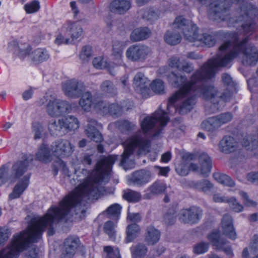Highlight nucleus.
<instances>
[{
    "label": "nucleus",
    "instance_id": "nucleus-64",
    "mask_svg": "<svg viewBox=\"0 0 258 258\" xmlns=\"http://www.w3.org/2000/svg\"><path fill=\"white\" fill-rule=\"evenodd\" d=\"M176 215L166 214L164 217V222L168 225L173 224L176 221Z\"/></svg>",
    "mask_w": 258,
    "mask_h": 258
},
{
    "label": "nucleus",
    "instance_id": "nucleus-1",
    "mask_svg": "<svg viewBox=\"0 0 258 258\" xmlns=\"http://www.w3.org/2000/svg\"><path fill=\"white\" fill-rule=\"evenodd\" d=\"M109 171L110 155L103 157L96 164L92 173L97 176L94 180H91L89 172L83 169V174H87L86 180L65 197L59 202V207L52 206L43 217L34 219L28 229L14 235L11 243L0 251V258H16L31 243L37 242L46 229L48 235H53L54 225L69 213L73 216L80 212L84 215L86 203L98 199L101 192L99 182L103 175Z\"/></svg>",
    "mask_w": 258,
    "mask_h": 258
},
{
    "label": "nucleus",
    "instance_id": "nucleus-53",
    "mask_svg": "<svg viewBox=\"0 0 258 258\" xmlns=\"http://www.w3.org/2000/svg\"><path fill=\"white\" fill-rule=\"evenodd\" d=\"M227 203L229 204L231 209L235 212H240L243 210V206L238 203L234 198L229 199L228 200H227Z\"/></svg>",
    "mask_w": 258,
    "mask_h": 258
},
{
    "label": "nucleus",
    "instance_id": "nucleus-48",
    "mask_svg": "<svg viewBox=\"0 0 258 258\" xmlns=\"http://www.w3.org/2000/svg\"><path fill=\"white\" fill-rule=\"evenodd\" d=\"M209 244L208 242H200L194 246V252L197 254H200L206 252L209 248Z\"/></svg>",
    "mask_w": 258,
    "mask_h": 258
},
{
    "label": "nucleus",
    "instance_id": "nucleus-35",
    "mask_svg": "<svg viewBox=\"0 0 258 258\" xmlns=\"http://www.w3.org/2000/svg\"><path fill=\"white\" fill-rule=\"evenodd\" d=\"M82 95L79 104L84 110L89 111L91 106L94 104L95 99L93 97L90 92H86Z\"/></svg>",
    "mask_w": 258,
    "mask_h": 258
},
{
    "label": "nucleus",
    "instance_id": "nucleus-5",
    "mask_svg": "<svg viewBox=\"0 0 258 258\" xmlns=\"http://www.w3.org/2000/svg\"><path fill=\"white\" fill-rule=\"evenodd\" d=\"M243 47L244 45L243 44H237L231 48L232 49V52L231 53L225 55L224 56H222L219 54L216 58L210 59L209 60H215L217 62L218 64H220L221 60L224 58H226V60L228 59V61L227 62L226 65L224 66L217 65V66L214 67L213 69V75L211 78L197 84L195 91H194V92L192 94V95H194L195 101L196 100V96L199 94L203 99L206 100H210L211 101V102L213 103V112L215 110H217L219 109L218 90L212 84L204 83V82L212 79L214 76L216 69L219 67H225L227 66L228 64L230 63L231 61L237 55L238 53L243 50L242 49H243Z\"/></svg>",
    "mask_w": 258,
    "mask_h": 258
},
{
    "label": "nucleus",
    "instance_id": "nucleus-10",
    "mask_svg": "<svg viewBox=\"0 0 258 258\" xmlns=\"http://www.w3.org/2000/svg\"><path fill=\"white\" fill-rule=\"evenodd\" d=\"M62 90L66 96L71 98H78L85 91L84 83L76 79L68 80L62 83Z\"/></svg>",
    "mask_w": 258,
    "mask_h": 258
},
{
    "label": "nucleus",
    "instance_id": "nucleus-4",
    "mask_svg": "<svg viewBox=\"0 0 258 258\" xmlns=\"http://www.w3.org/2000/svg\"><path fill=\"white\" fill-rule=\"evenodd\" d=\"M186 99L187 97L175 95L171 96L167 104L168 113L173 115L177 111L174 103L180 99H183V102ZM167 113V112L159 107L152 116L146 117L141 122V128L144 134L149 137L155 138L159 136L169 121Z\"/></svg>",
    "mask_w": 258,
    "mask_h": 258
},
{
    "label": "nucleus",
    "instance_id": "nucleus-29",
    "mask_svg": "<svg viewBox=\"0 0 258 258\" xmlns=\"http://www.w3.org/2000/svg\"><path fill=\"white\" fill-rule=\"evenodd\" d=\"M132 258H143L147 254L148 248L145 244L138 243L130 248Z\"/></svg>",
    "mask_w": 258,
    "mask_h": 258
},
{
    "label": "nucleus",
    "instance_id": "nucleus-22",
    "mask_svg": "<svg viewBox=\"0 0 258 258\" xmlns=\"http://www.w3.org/2000/svg\"><path fill=\"white\" fill-rule=\"evenodd\" d=\"M56 104L57 105L55 111L52 109V105L49 106V112L51 114V116H58L64 113H68L72 110V106L71 104L67 101L59 99H56Z\"/></svg>",
    "mask_w": 258,
    "mask_h": 258
},
{
    "label": "nucleus",
    "instance_id": "nucleus-34",
    "mask_svg": "<svg viewBox=\"0 0 258 258\" xmlns=\"http://www.w3.org/2000/svg\"><path fill=\"white\" fill-rule=\"evenodd\" d=\"M80 243L79 238L77 236H69L65 239L64 242V250L71 252L74 254Z\"/></svg>",
    "mask_w": 258,
    "mask_h": 258
},
{
    "label": "nucleus",
    "instance_id": "nucleus-39",
    "mask_svg": "<svg viewBox=\"0 0 258 258\" xmlns=\"http://www.w3.org/2000/svg\"><path fill=\"white\" fill-rule=\"evenodd\" d=\"M166 189L165 183L160 180H157L151 185L148 190L152 195H159L163 193Z\"/></svg>",
    "mask_w": 258,
    "mask_h": 258
},
{
    "label": "nucleus",
    "instance_id": "nucleus-26",
    "mask_svg": "<svg viewBox=\"0 0 258 258\" xmlns=\"http://www.w3.org/2000/svg\"><path fill=\"white\" fill-rule=\"evenodd\" d=\"M48 127L50 134L54 136H61L65 133L62 118L50 121Z\"/></svg>",
    "mask_w": 258,
    "mask_h": 258
},
{
    "label": "nucleus",
    "instance_id": "nucleus-51",
    "mask_svg": "<svg viewBox=\"0 0 258 258\" xmlns=\"http://www.w3.org/2000/svg\"><path fill=\"white\" fill-rule=\"evenodd\" d=\"M107 109V113L110 114L112 116L118 117L122 113V108L117 104L113 103L108 105Z\"/></svg>",
    "mask_w": 258,
    "mask_h": 258
},
{
    "label": "nucleus",
    "instance_id": "nucleus-25",
    "mask_svg": "<svg viewBox=\"0 0 258 258\" xmlns=\"http://www.w3.org/2000/svg\"><path fill=\"white\" fill-rule=\"evenodd\" d=\"M151 34L148 27H140L134 29L130 35V39L133 42L143 40L149 38Z\"/></svg>",
    "mask_w": 258,
    "mask_h": 258
},
{
    "label": "nucleus",
    "instance_id": "nucleus-49",
    "mask_svg": "<svg viewBox=\"0 0 258 258\" xmlns=\"http://www.w3.org/2000/svg\"><path fill=\"white\" fill-rule=\"evenodd\" d=\"M215 117L221 126L223 124L230 121L233 118V115L231 113L227 112L221 113Z\"/></svg>",
    "mask_w": 258,
    "mask_h": 258
},
{
    "label": "nucleus",
    "instance_id": "nucleus-8",
    "mask_svg": "<svg viewBox=\"0 0 258 258\" xmlns=\"http://www.w3.org/2000/svg\"><path fill=\"white\" fill-rule=\"evenodd\" d=\"M174 29L180 30L185 40L189 42L197 41L199 35L197 26L191 21L186 20L182 16L177 17L173 24Z\"/></svg>",
    "mask_w": 258,
    "mask_h": 258
},
{
    "label": "nucleus",
    "instance_id": "nucleus-61",
    "mask_svg": "<svg viewBox=\"0 0 258 258\" xmlns=\"http://www.w3.org/2000/svg\"><path fill=\"white\" fill-rule=\"evenodd\" d=\"M240 195L243 198V203L246 206H255L256 203L252 200H250L248 198L247 194L243 191L239 192Z\"/></svg>",
    "mask_w": 258,
    "mask_h": 258
},
{
    "label": "nucleus",
    "instance_id": "nucleus-44",
    "mask_svg": "<svg viewBox=\"0 0 258 258\" xmlns=\"http://www.w3.org/2000/svg\"><path fill=\"white\" fill-rule=\"evenodd\" d=\"M121 207L118 204H114L109 206L106 210L109 218L115 217L118 218L120 214Z\"/></svg>",
    "mask_w": 258,
    "mask_h": 258
},
{
    "label": "nucleus",
    "instance_id": "nucleus-31",
    "mask_svg": "<svg viewBox=\"0 0 258 258\" xmlns=\"http://www.w3.org/2000/svg\"><path fill=\"white\" fill-rule=\"evenodd\" d=\"M220 125L215 116L209 117L204 120L201 123V127L210 133L216 132L220 127Z\"/></svg>",
    "mask_w": 258,
    "mask_h": 258
},
{
    "label": "nucleus",
    "instance_id": "nucleus-62",
    "mask_svg": "<svg viewBox=\"0 0 258 258\" xmlns=\"http://www.w3.org/2000/svg\"><path fill=\"white\" fill-rule=\"evenodd\" d=\"M9 235L8 229L0 228V245L4 244L8 239Z\"/></svg>",
    "mask_w": 258,
    "mask_h": 258
},
{
    "label": "nucleus",
    "instance_id": "nucleus-40",
    "mask_svg": "<svg viewBox=\"0 0 258 258\" xmlns=\"http://www.w3.org/2000/svg\"><path fill=\"white\" fill-rule=\"evenodd\" d=\"M214 179L218 182L228 186L232 187L235 183L229 176L220 173H214L213 174Z\"/></svg>",
    "mask_w": 258,
    "mask_h": 258
},
{
    "label": "nucleus",
    "instance_id": "nucleus-54",
    "mask_svg": "<svg viewBox=\"0 0 258 258\" xmlns=\"http://www.w3.org/2000/svg\"><path fill=\"white\" fill-rule=\"evenodd\" d=\"M40 9L39 3L37 1H34L30 4L25 6V11L27 13H33L37 12Z\"/></svg>",
    "mask_w": 258,
    "mask_h": 258
},
{
    "label": "nucleus",
    "instance_id": "nucleus-19",
    "mask_svg": "<svg viewBox=\"0 0 258 258\" xmlns=\"http://www.w3.org/2000/svg\"><path fill=\"white\" fill-rule=\"evenodd\" d=\"M221 224L223 234L232 240L235 239L236 233L233 227L231 216L228 214H225L223 217Z\"/></svg>",
    "mask_w": 258,
    "mask_h": 258
},
{
    "label": "nucleus",
    "instance_id": "nucleus-12",
    "mask_svg": "<svg viewBox=\"0 0 258 258\" xmlns=\"http://www.w3.org/2000/svg\"><path fill=\"white\" fill-rule=\"evenodd\" d=\"M203 215V210L196 206L182 209L179 215V220L185 224H194L199 222Z\"/></svg>",
    "mask_w": 258,
    "mask_h": 258
},
{
    "label": "nucleus",
    "instance_id": "nucleus-27",
    "mask_svg": "<svg viewBox=\"0 0 258 258\" xmlns=\"http://www.w3.org/2000/svg\"><path fill=\"white\" fill-rule=\"evenodd\" d=\"M36 156L38 160L45 163L51 162L52 160L50 150L48 146L44 144L40 146L36 154Z\"/></svg>",
    "mask_w": 258,
    "mask_h": 258
},
{
    "label": "nucleus",
    "instance_id": "nucleus-7",
    "mask_svg": "<svg viewBox=\"0 0 258 258\" xmlns=\"http://www.w3.org/2000/svg\"><path fill=\"white\" fill-rule=\"evenodd\" d=\"M51 151L54 156L58 158L57 163L59 168L67 173L68 171L65 163L59 158L71 155L74 151V146L67 140L59 139L52 143L51 145Z\"/></svg>",
    "mask_w": 258,
    "mask_h": 258
},
{
    "label": "nucleus",
    "instance_id": "nucleus-33",
    "mask_svg": "<svg viewBox=\"0 0 258 258\" xmlns=\"http://www.w3.org/2000/svg\"><path fill=\"white\" fill-rule=\"evenodd\" d=\"M65 132L77 130L79 127L78 119L72 115L62 118Z\"/></svg>",
    "mask_w": 258,
    "mask_h": 258
},
{
    "label": "nucleus",
    "instance_id": "nucleus-56",
    "mask_svg": "<svg viewBox=\"0 0 258 258\" xmlns=\"http://www.w3.org/2000/svg\"><path fill=\"white\" fill-rule=\"evenodd\" d=\"M93 105L97 110L100 111L103 114H107V110L108 109V105L104 101L102 100H96L95 99Z\"/></svg>",
    "mask_w": 258,
    "mask_h": 258
},
{
    "label": "nucleus",
    "instance_id": "nucleus-14",
    "mask_svg": "<svg viewBox=\"0 0 258 258\" xmlns=\"http://www.w3.org/2000/svg\"><path fill=\"white\" fill-rule=\"evenodd\" d=\"M150 82L142 72H138L134 77L133 85L136 91L143 97L147 98L150 92Z\"/></svg>",
    "mask_w": 258,
    "mask_h": 258
},
{
    "label": "nucleus",
    "instance_id": "nucleus-13",
    "mask_svg": "<svg viewBox=\"0 0 258 258\" xmlns=\"http://www.w3.org/2000/svg\"><path fill=\"white\" fill-rule=\"evenodd\" d=\"M200 167L196 164L190 163L189 169L206 176L211 172L212 168V161L210 157L206 153H203L199 157Z\"/></svg>",
    "mask_w": 258,
    "mask_h": 258
},
{
    "label": "nucleus",
    "instance_id": "nucleus-36",
    "mask_svg": "<svg viewBox=\"0 0 258 258\" xmlns=\"http://www.w3.org/2000/svg\"><path fill=\"white\" fill-rule=\"evenodd\" d=\"M101 91L106 95L113 96L117 94V89L111 81L105 80L100 86Z\"/></svg>",
    "mask_w": 258,
    "mask_h": 258
},
{
    "label": "nucleus",
    "instance_id": "nucleus-57",
    "mask_svg": "<svg viewBox=\"0 0 258 258\" xmlns=\"http://www.w3.org/2000/svg\"><path fill=\"white\" fill-rule=\"evenodd\" d=\"M222 80L224 84L232 89H235V83L233 81L231 77L227 73H224L222 75Z\"/></svg>",
    "mask_w": 258,
    "mask_h": 258
},
{
    "label": "nucleus",
    "instance_id": "nucleus-3",
    "mask_svg": "<svg viewBox=\"0 0 258 258\" xmlns=\"http://www.w3.org/2000/svg\"><path fill=\"white\" fill-rule=\"evenodd\" d=\"M224 58L220 64L215 60H208L191 76L188 81L186 76L178 72H172L167 77L169 84L174 88H179L173 95L187 97L180 106L179 113L183 114L190 111L195 104V97L192 94L195 91L198 83L210 79L213 75L214 67L226 65L228 59Z\"/></svg>",
    "mask_w": 258,
    "mask_h": 258
},
{
    "label": "nucleus",
    "instance_id": "nucleus-38",
    "mask_svg": "<svg viewBox=\"0 0 258 258\" xmlns=\"http://www.w3.org/2000/svg\"><path fill=\"white\" fill-rule=\"evenodd\" d=\"M122 198L128 202L136 203L141 200L142 195L139 192L126 189L123 191Z\"/></svg>",
    "mask_w": 258,
    "mask_h": 258
},
{
    "label": "nucleus",
    "instance_id": "nucleus-9",
    "mask_svg": "<svg viewBox=\"0 0 258 258\" xmlns=\"http://www.w3.org/2000/svg\"><path fill=\"white\" fill-rule=\"evenodd\" d=\"M224 2L214 1L210 4L209 14L211 19L214 20L227 21L229 25L234 21V16L230 17L228 7H225ZM234 14H233V16Z\"/></svg>",
    "mask_w": 258,
    "mask_h": 258
},
{
    "label": "nucleus",
    "instance_id": "nucleus-55",
    "mask_svg": "<svg viewBox=\"0 0 258 258\" xmlns=\"http://www.w3.org/2000/svg\"><path fill=\"white\" fill-rule=\"evenodd\" d=\"M92 55V48L90 46H84L80 54V59L84 62L87 61Z\"/></svg>",
    "mask_w": 258,
    "mask_h": 258
},
{
    "label": "nucleus",
    "instance_id": "nucleus-23",
    "mask_svg": "<svg viewBox=\"0 0 258 258\" xmlns=\"http://www.w3.org/2000/svg\"><path fill=\"white\" fill-rule=\"evenodd\" d=\"M160 235L159 230L150 225L148 226L146 229L144 240L147 244L153 245L159 241Z\"/></svg>",
    "mask_w": 258,
    "mask_h": 258
},
{
    "label": "nucleus",
    "instance_id": "nucleus-43",
    "mask_svg": "<svg viewBox=\"0 0 258 258\" xmlns=\"http://www.w3.org/2000/svg\"><path fill=\"white\" fill-rule=\"evenodd\" d=\"M123 43L118 40L112 42V54L117 58H120L123 49Z\"/></svg>",
    "mask_w": 258,
    "mask_h": 258
},
{
    "label": "nucleus",
    "instance_id": "nucleus-11",
    "mask_svg": "<svg viewBox=\"0 0 258 258\" xmlns=\"http://www.w3.org/2000/svg\"><path fill=\"white\" fill-rule=\"evenodd\" d=\"M150 52L149 48L143 45L134 44L126 50V57L132 61L142 62L147 57Z\"/></svg>",
    "mask_w": 258,
    "mask_h": 258
},
{
    "label": "nucleus",
    "instance_id": "nucleus-17",
    "mask_svg": "<svg viewBox=\"0 0 258 258\" xmlns=\"http://www.w3.org/2000/svg\"><path fill=\"white\" fill-rule=\"evenodd\" d=\"M152 177L149 170L141 169L133 173L131 181L136 185L141 186L147 183Z\"/></svg>",
    "mask_w": 258,
    "mask_h": 258
},
{
    "label": "nucleus",
    "instance_id": "nucleus-18",
    "mask_svg": "<svg viewBox=\"0 0 258 258\" xmlns=\"http://www.w3.org/2000/svg\"><path fill=\"white\" fill-rule=\"evenodd\" d=\"M87 121L88 124L85 131L88 137L96 143L101 142L103 138L102 135L96 128V126L98 125L97 121L90 117L88 118Z\"/></svg>",
    "mask_w": 258,
    "mask_h": 258
},
{
    "label": "nucleus",
    "instance_id": "nucleus-24",
    "mask_svg": "<svg viewBox=\"0 0 258 258\" xmlns=\"http://www.w3.org/2000/svg\"><path fill=\"white\" fill-rule=\"evenodd\" d=\"M236 145L237 143L234 138L226 136L221 140L219 148L222 152L228 154L235 150Z\"/></svg>",
    "mask_w": 258,
    "mask_h": 258
},
{
    "label": "nucleus",
    "instance_id": "nucleus-50",
    "mask_svg": "<svg viewBox=\"0 0 258 258\" xmlns=\"http://www.w3.org/2000/svg\"><path fill=\"white\" fill-rule=\"evenodd\" d=\"M235 89H232L228 88L222 93L218 92V103L220 100L224 101V102L228 101L231 99L233 94V92Z\"/></svg>",
    "mask_w": 258,
    "mask_h": 258
},
{
    "label": "nucleus",
    "instance_id": "nucleus-15",
    "mask_svg": "<svg viewBox=\"0 0 258 258\" xmlns=\"http://www.w3.org/2000/svg\"><path fill=\"white\" fill-rule=\"evenodd\" d=\"M61 31L65 36H70L72 40L78 39L83 34L81 25L77 22H67L63 24Z\"/></svg>",
    "mask_w": 258,
    "mask_h": 258
},
{
    "label": "nucleus",
    "instance_id": "nucleus-41",
    "mask_svg": "<svg viewBox=\"0 0 258 258\" xmlns=\"http://www.w3.org/2000/svg\"><path fill=\"white\" fill-rule=\"evenodd\" d=\"M197 41L201 42L208 47H212L215 45L216 39L214 34L204 33L199 36Z\"/></svg>",
    "mask_w": 258,
    "mask_h": 258
},
{
    "label": "nucleus",
    "instance_id": "nucleus-20",
    "mask_svg": "<svg viewBox=\"0 0 258 258\" xmlns=\"http://www.w3.org/2000/svg\"><path fill=\"white\" fill-rule=\"evenodd\" d=\"M131 8L129 0H113L110 4L111 12L118 14H124Z\"/></svg>",
    "mask_w": 258,
    "mask_h": 258
},
{
    "label": "nucleus",
    "instance_id": "nucleus-28",
    "mask_svg": "<svg viewBox=\"0 0 258 258\" xmlns=\"http://www.w3.org/2000/svg\"><path fill=\"white\" fill-rule=\"evenodd\" d=\"M31 58L35 63L38 64L48 60L49 54L46 49L39 48L32 52Z\"/></svg>",
    "mask_w": 258,
    "mask_h": 258
},
{
    "label": "nucleus",
    "instance_id": "nucleus-52",
    "mask_svg": "<svg viewBox=\"0 0 258 258\" xmlns=\"http://www.w3.org/2000/svg\"><path fill=\"white\" fill-rule=\"evenodd\" d=\"M118 126L120 130L123 131H131L135 130L136 124L127 120H122L118 122Z\"/></svg>",
    "mask_w": 258,
    "mask_h": 258
},
{
    "label": "nucleus",
    "instance_id": "nucleus-32",
    "mask_svg": "<svg viewBox=\"0 0 258 258\" xmlns=\"http://www.w3.org/2000/svg\"><path fill=\"white\" fill-rule=\"evenodd\" d=\"M191 186L195 189L205 194H208L213 187V184L207 179H202L197 181H192Z\"/></svg>",
    "mask_w": 258,
    "mask_h": 258
},
{
    "label": "nucleus",
    "instance_id": "nucleus-21",
    "mask_svg": "<svg viewBox=\"0 0 258 258\" xmlns=\"http://www.w3.org/2000/svg\"><path fill=\"white\" fill-rule=\"evenodd\" d=\"M30 178V175L27 174L18 182L14 187L13 192L10 194L9 199L13 200L18 198L26 189L28 184Z\"/></svg>",
    "mask_w": 258,
    "mask_h": 258
},
{
    "label": "nucleus",
    "instance_id": "nucleus-37",
    "mask_svg": "<svg viewBox=\"0 0 258 258\" xmlns=\"http://www.w3.org/2000/svg\"><path fill=\"white\" fill-rule=\"evenodd\" d=\"M165 41L171 45L178 44L181 40V37L178 32L175 31H167L164 35Z\"/></svg>",
    "mask_w": 258,
    "mask_h": 258
},
{
    "label": "nucleus",
    "instance_id": "nucleus-42",
    "mask_svg": "<svg viewBox=\"0 0 258 258\" xmlns=\"http://www.w3.org/2000/svg\"><path fill=\"white\" fill-rule=\"evenodd\" d=\"M115 223L111 221H108L104 223L103 230L110 239L114 240L115 238Z\"/></svg>",
    "mask_w": 258,
    "mask_h": 258
},
{
    "label": "nucleus",
    "instance_id": "nucleus-59",
    "mask_svg": "<svg viewBox=\"0 0 258 258\" xmlns=\"http://www.w3.org/2000/svg\"><path fill=\"white\" fill-rule=\"evenodd\" d=\"M249 247L251 252L258 255V235H254L251 239Z\"/></svg>",
    "mask_w": 258,
    "mask_h": 258
},
{
    "label": "nucleus",
    "instance_id": "nucleus-2",
    "mask_svg": "<svg viewBox=\"0 0 258 258\" xmlns=\"http://www.w3.org/2000/svg\"><path fill=\"white\" fill-rule=\"evenodd\" d=\"M254 12V8L250 4H245L241 7L240 12L234 16V21L229 25L235 26L234 24L237 22H243L241 28L237 33L233 34L232 41L224 42L220 47V55L224 56L231 53L234 45L237 44H243V50L238 53L235 57L240 54L242 55L243 64L246 66H255L258 61V50L255 46L248 44V36L253 33L256 29V25L252 18Z\"/></svg>",
    "mask_w": 258,
    "mask_h": 258
},
{
    "label": "nucleus",
    "instance_id": "nucleus-63",
    "mask_svg": "<svg viewBox=\"0 0 258 258\" xmlns=\"http://www.w3.org/2000/svg\"><path fill=\"white\" fill-rule=\"evenodd\" d=\"M246 178L248 181L258 184V172H251L248 173Z\"/></svg>",
    "mask_w": 258,
    "mask_h": 258
},
{
    "label": "nucleus",
    "instance_id": "nucleus-16",
    "mask_svg": "<svg viewBox=\"0 0 258 258\" xmlns=\"http://www.w3.org/2000/svg\"><path fill=\"white\" fill-rule=\"evenodd\" d=\"M208 239L211 241L213 245L217 249L222 250L230 257L233 256L231 248L230 246H225L227 241L225 239L220 238L219 233L213 232L208 236Z\"/></svg>",
    "mask_w": 258,
    "mask_h": 258
},
{
    "label": "nucleus",
    "instance_id": "nucleus-58",
    "mask_svg": "<svg viewBox=\"0 0 258 258\" xmlns=\"http://www.w3.org/2000/svg\"><path fill=\"white\" fill-rule=\"evenodd\" d=\"M104 251L106 253V258H116L117 254L116 252H119V250L118 248L113 249L111 246H106L104 247Z\"/></svg>",
    "mask_w": 258,
    "mask_h": 258
},
{
    "label": "nucleus",
    "instance_id": "nucleus-6",
    "mask_svg": "<svg viewBox=\"0 0 258 258\" xmlns=\"http://www.w3.org/2000/svg\"><path fill=\"white\" fill-rule=\"evenodd\" d=\"M29 166V162L26 155L15 162L11 169L8 164L2 165L0 167V186L7 182H16L27 171Z\"/></svg>",
    "mask_w": 258,
    "mask_h": 258
},
{
    "label": "nucleus",
    "instance_id": "nucleus-45",
    "mask_svg": "<svg viewBox=\"0 0 258 258\" xmlns=\"http://www.w3.org/2000/svg\"><path fill=\"white\" fill-rule=\"evenodd\" d=\"M159 17L158 12L152 9L146 11L143 15V19L151 23L157 20Z\"/></svg>",
    "mask_w": 258,
    "mask_h": 258
},
{
    "label": "nucleus",
    "instance_id": "nucleus-60",
    "mask_svg": "<svg viewBox=\"0 0 258 258\" xmlns=\"http://www.w3.org/2000/svg\"><path fill=\"white\" fill-rule=\"evenodd\" d=\"M183 61H180L179 57L173 56L168 60L169 66L172 68H176L179 70Z\"/></svg>",
    "mask_w": 258,
    "mask_h": 258
},
{
    "label": "nucleus",
    "instance_id": "nucleus-47",
    "mask_svg": "<svg viewBox=\"0 0 258 258\" xmlns=\"http://www.w3.org/2000/svg\"><path fill=\"white\" fill-rule=\"evenodd\" d=\"M31 50V48L28 44L25 43L21 44L18 46L16 53L18 56L21 59H24L27 55L29 54Z\"/></svg>",
    "mask_w": 258,
    "mask_h": 258
},
{
    "label": "nucleus",
    "instance_id": "nucleus-46",
    "mask_svg": "<svg viewBox=\"0 0 258 258\" xmlns=\"http://www.w3.org/2000/svg\"><path fill=\"white\" fill-rule=\"evenodd\" d=\"M150 86L152 90L158 94H162L164 91V85L163 81L157 79L150 83Z\"/></svg>",
    "mask_w": 258,
    "mask_h": 258
},
{
    "label": "nucleus",
    "instance_id": "nucleus-30",
    "mask_svg": "<svg viewBox=\"0 0 258 258\" xmlns=\"http://www.w3.org/2000/svg\"><path fill=\"white\" fill-rule=\"evenodd\" d=\"M140 231V227L137 224L132 223L128 225L126 228L125 242L128 243L133 241L138 237Z\"/></svg>",
    "mask_w": 258,
    "mask_h": 258
}]
</instances>
